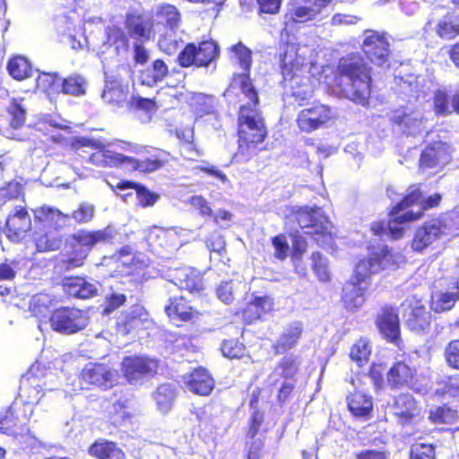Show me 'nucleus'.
<instances>
[{"label": "nucleus", "instance_id": "680f3d73", "mask_svg": "<svg viewBox=\"0 0 459 459\" xmlns=\"http://www.w3.org/2000/svg\"><path fill=\"white\" fill-rule=\"evenodd\" d=\"M60 79L56 74H42L37 78V88L46 93H51L57 91L60 87Z\"/></svg>", "mask_w": 459, "mask_h": 459}, {"label": "nucleus", "instance_id": "a878e982", "mask_svg": "<svg viewBox=\"0 0 459 459\" xmlns=\"http://www.w3.org/2000/svg\"><path fill=\"white\" fill-rule=\"evenodd\" d=\"M303 331V324L299 321L292 322L285 326L273 344L275 352L277 354H283L293 349L300 340Z\"/></svg>", "mask_w": 459, "mask_h": 459}, {"label": "nucleus", "instance_id": "4468645a", "mask_svg": "<svg viewBox=\"0 0 459 459\" xmlns=\"http://www.w3.org/2000/svg\"><path fill=\"white\" fill-rule=\"evenodd\" d=\"M13 406H11L4 416L0 415V431L15 437L21 443H24L26 447H30L39 452L40 449H56V446L47 447L46 445L39 441L35 437L31 436L29 431L23 434L25 422L19 418L13 416Z\"/></svg>", "mask_w": 459, "mask_h": 459}, {"label": "nucleus", "instance_id": "3c124183", "mask_svg": "<svg viewBox=\"0 0 459 459\" xmlns=\"http://www.w3.org/2000/svg\"><path fill=\"white\" fill-rule=\"evenodd\" d=\"M22 101V99H13L7 107V112L11 116L10 124L13 128H19L25 122L26 108Z\"/></svg>", "mask_w": 459, "mask_h": 459}, {"label": "nucleus", "instance_id": "338daca9", "mask_svg": "<svg viewBox=\"0 0 459 459\" xmlns=\"http://www.w3.org/2000/svg\"><path fill=\"white\" fill-rule=\"evenodd\" d=\"M298 369V363L292 356L284 357L276 368L274 374L291 378Z\"/></svg>", "mask_w": 459, "mask_h": 459}, {"label": "nucleus", "instance_id": "39448f33", "mask_svg": "<svg viewBox=\"0 0 459 459\" xmlns=\"http://www.w3.org/2000/svg\"><path fill=\"white\" fill-rule=\"evenodd\" d=\"M441 195L435 194L428 199H422V194L418 186H411L409 193L394 208V219L389 223V229L394 238H400L403 235L404 224L408 221L419 220L424 211L437 206Z\"/></svg>", "mask_w": 459, "mask_h": 459}, {"label": "nucleus", "instance_id": "20e7f679", "mask_svg": "<svg viewBox=\"0 0 459 459\" xmlns=\"http://www.w3.org/2000/svg\"><path fill=\"white\" fill-rule=\"evenodd\" d=\"M339 83L344 96L365 106L371 94L370 68L359 54L342 57L338 65Z\"/></svg>", "mask_w": 459, "mask_h": 459}, {"label": "nucleus", "instance_id": "0e129e2a", "mask_svg": "<svg viewBox=\"0 0 459 459\" xmlns=\"http://www.w3.org/2000/svg\"><path fill=\"white\" fill-rule=\"evenodd\" d=\"M273 302L269 297H257L247 307V311L255 310L254 318H260L262 314L267 313L273 309Z\"/></svg>", "mask_w": 459, "mask_h": 459}, {"label": "nucleus", "instance_id": "4c0bfd02", "mask_svg": "<svg viewBox=\"0 0 459 459\" xmlns=\"http://www.w3.org/2000/svg\"><path fill=\"white\" fill-rule=\"evenodd\" d=\"M165 312L171 320L187 321L192 317L193 309L180 298L169 299V304L165 307Z\"/></svg>", "mask_w": 459, "mask_h": 459}, {"label": "nucleus", "instance_id": "5701e85b", "mask_svg": "<svg viewBox=\"0 0 459 459\" xmlns=\"http://www.w3.org/2000/svg\"><path fill=\"white\" fill-rule=\"evenodd\" d=\"M154 24L163 25L170 31H176L181 24V14L178 9L170 4H160L152 11Z\"/></svg>", "mask_w": 459, "mask_h": 459}, {"label": "nucleus", "instance_id": "c03bdc74", "mask_svg": "<svg viewBox=\"0 0 459 459\" xmlns=\"http://www.w3.org/2000/svg\"><path fill=\"white\" fill-rule=\"evenodd\" d=\"M10 75L18 81L24 80L31 75L32 68L29 61L23 56L12 58L7 65Z\"/></svg>", "mask_w": 459, "mask_h": 459}, {"label": "nucleus", "instance_id": "a19ab883", "mask_svg": "<svg viewBox=\"0 0 459 459\" xmlns=\"http://www.w3.org/2000/svg\"><path fill=\"white\" fill-rule=\"evenodd\" d=\"M176 396L175 386L170 384L160 385L153 394L157 408L161 412H168Z\"/></svg>", "mask_w": 459, "mask_h": 459}, {"label": "nucleus", "instance_id": "4be33fe9", "mask_svg": "<svg viewBox=\"0 0 459 459\" xmlns=\"http://www.w3.org/2000/svg\"><path fill=\"white\" fill-rule=\"evenodd\" d=\"M425 30H435L441 39H452L459 35V15L448 13L437 21L431 19L425 25Z\"/></svg>", "mask_w": 459, "mask_h": 459}, {"label": "nucleus", "instance_id": "6e6d98bb", "mask_svg": "<svg viewBox=\"0 0 459 459\" xmlns=\"http://www.w3.org/2000/svg\"><path fill=\"white\" fill-rule=\"evenodd\" d=\"M102 99L108 103L122 106L127 100V93L117 83L106 84Z\"/></svg>", "mask_w": 459, "mask_h": 459}, {"label": "nucleus", "instance_id": "8fccbe9b", "mask_svg": "<svg viewBox=\"0 0 459 459\" xmlns=\"http://www.w3.org/2000/svg\"><path fill=\"white\" fill-rule=\"evenodd\" d=\"M197 66H205L218 55V47L213 41H203L196 48Z\"/></svg>", "mask_w": 459, "mask_h": 459}, {"label": "nucleus", "instance_id": "f704fd0d", "mask_svg": "<svg viewBox=\"0 0 459 459\" xmlns=\"http://www.w3.org/2000/svg\"><path fill=\"white\" fill-rule=\"evenodd\" d=\"M458 297V286L454 282L449 290H437L432 293L431 308L437 313L449 310L455 306Z\"/></svg>", "mask_w": 459, "mask_h": 459}, {"label": "nucleus", "instance_id": "774afa93", "mask_svg": "<svg viewBox=\"0 0 459 459\" xmlns=\"http://www.w3.org/2000/svg\"><path fill=\"white\" fill-rule=\"evenodd\" d=\"M221 349L223 356L229 359L241 358L245 352L244 345L235 340L223 342Z\"/></svg>", "mask_w": 459, "mask_h": 459}, {"label": "nucleus", "instance_id": "052dcab7", "mask_svg": "<svg viewBox=\"0 0 459 459\" xmlns=\"http://www.w3.org/2000/svg\"><path fill=\"white\" fill-rule=\"evenodd\" d=\"M314 273L320 281L326 282L330 280L328 261L320 253L315 252L311 255Z\"/></svg>", "mask_w": 459, "mask_h": 459}, {"label": "nucleus", "instance_id": "69168bd1", "mask_svg": "<svg viewBox=\"0 0 459 459\" xmlns=\"http://www.w3.org/2000/svg\"><path fill=\"white\" fill-rule=\"evenodd\" d=\"M410 459H435V447L431 444H413Z\"/></svg>", "mask_w": 459, "mask_h": 459}, {"label": "nucleus", "instance_id": "7c9ffc66", "mask_svg": "<svg viewBox=\"0 0 459 459\" xmlns=\"http://www.w3.org/2000/svg\"><path fill=\"white\" fill-rule=\"evenodd\" d=\"M415 373L416 369L405 361H397L387 372V382L392 387L409 385L412 382Z\"/></svg>", "mask_w": 459, "mask_h": 459}, {"label": "nucleus", "instance_id": "cd10ccee", "mask_svg": "<svg viewBox=\"0 0 459 459\" xmlns=\"http://www.w3.org/2000/svg\"><path fill=\"white\" fill-rule=\"evenodd\" d=\"M33 212L36 221L42 223L44 226H49L56 230L65 227L70 220L68 214L49 206H42Z\"/></svg>", "mask_w": 459, "mask_h": 459}, {"label": "nucleus", "instance_id": "c85d7f7f", "mask_svg": "<svg viewBox=\"0 0 459 459\" xmlns=\"http://www.w3.org/2000/svg\"><path fill=\"white\" fill-rule=\"evenodd\" d=\"M44 395L42 385L36 381V378H27V374L23 377L22 381V394L21 396L25 401V410L30 411V414L26 417H31L34 411V406L38 404Z\"/></svg>", "mask_w": 459, "mask_h": 459}, {"label": "nucleus", "instance_id": "aec40b11", "mask_svg": "<svg viewBox=\"0 0 459 459\" xmlns=\"http://www.w3.org/2000/svg\"><path fill=\"white\" fill-rule=\"evenodd\" d=\"M393 409L398 421L403 425L416 424L420 420V409L412 395L409 394L398 395L394 399Z\"/></svg>", "mask_w": 459, "mask_h": 459}, {"label": "nucleus", "instance_id": "a211bd4d", "mask_svg": "<svg viewBox=\"0 0 459 459\" xmlns=\"http://www.w3.org/2000/svg\"><path fill=\"white\" fill-rule=\"evenodd\" d=\"M117 235L116 228L112 225H108L106 228L98 230H81L75 232L72 238L78 245L81 250L89 252L91 248L100 243H109L115 239Z\"/></svg>", "mask_w": 459, "mask_h": 459}, {"label": "nucleus", "instance_id": "c9c22d12", "mask_svg": "<svg viewBox=\"0 0 459 459\" xmlns=\"http://www.w3.org/2000/svg\"><path fill=\"white\" fill-rule=\"evenodd\" d=\"M169 74V67L161 59H156L152 65L141 72L140 80L143 84L154 86L162 82Z\"/></svg>", "mask_w": 459, "mask_h": 459}, {"label": "nucleus", "instance_id": "393cba45", "mask_svg": "<svg viewBox=\"0 0 459 459\" xmlns=\"http://www.w3.org/2000/svg\"><path fill=\"white\" fill-rule=\"evenodd\" d=\"M186 387L199 395L209 394L214 386V381L208 371L203 368H195L188 376L184 377Z\"/></svg>", "mask_w": 459, "mask_h": 459}, {"label": "nucleus", "instance_id": "f3484780", "mask_svg": "<svg viewBox=\"0 0 459 459\" xmlns=\"http://www.w3.org/2000/svg\"><path fill=\"white\" fill-rule=\"evenodd\" d=\"M31 228V218L26 207L15 206L5 222V235L13 242H19Z\"/></svg>", "mask_w": 459, "mask_h": 459}, {"label": "nucleus", "instance_id": "58836bf2", "mask_svg": "<svg viewBox=\"0 0 459 459\" xmlns=\"http://www.w3.org/2000/svg\"><path fill=\"white\" fill-rule=\"evenodd\" d=\"M34 242L38 252H48L58 250L63 243V238L56 232H36Z\"/></svg>", "mask_w": 459, "mask_h": 459}, {"label": "nucleus", "instance_id": "de8ad7c7", "mask_svg": "<svg viewBox=\"0 0 459 459\" xmlns=\"http://www.w3.org/2000/svg\"><path fill=\"white\" fill-rule=\"evenodd\" d=\"M87 256L86 251L74 247L71 253L59 255L58 265L62 269L71 270L82 265Z\"/></svg>", "mask_w": 459, "mask_h": 459}, {"label": "nucleus", "instance_id": "ddd939ff", "mask_svg": "<svg viewBox=\"0 0 459 459\" xmlns=\"http://www.w3.org/2000/svg\"><path fill=\"white\" fill-rule=\"evenodd\" d=\"M158 368L159 361L147 356H127L121 363L123 375L130 384H136L154 376Z\"/></svg>", "mask_w": 459, "mask_h": 459}, {"label": "nucleus", "instance_id": "412c9836", "mask_svg": "<svg viewBox=\"0 0 459 459\" xmlns=\"http://www.w3.org/2000/svg\"><path fill=\"white\" fill-rule=\"evenodd\" d=\"M170 276L172 282L179 289L190 293H200L204 288L203 276L197 270L191 267L174 269Z\"/></svg>", "mask_w": 459, "mask_h": 459}, {"label": "nucleus", "instance_id": "bb28decb", "mask_svg": "<svg viewBox=\"0 0 459 459\" xmlns=\"http://www.w3.org/2000/svg\"><path fill=\"white\" fill-rule=\"evenodd\" d=\"M377 326L381 333L394 342L400 336L398 314L393 307H384L377 317Z\"/></svg>", "mask_w": 459, "mask_h": 459}, {"label": "nucleus", "instance_id": "603ef678", "mask_svg": "<svg viewBox=\"0 0 459 459\" xmlns=\"http://www.w3.org/2000/svg\"><path fill=\"white\" fill-rule=\"evenodd\" d=\"M239 287H243V289H245L246 285L241 281L233 280L221 281L216 289L217 297L225 304L231 303L235 298L236 291Z\"/></svg>", "mask_w": 459, "mask_h": 459}, {"label": "nucleus", "instance_id": "9b49d317", "mask_svg": "<svg viewBox=\"0 0 459 459\" xmlns=\"http://www.w3.org/2000/svg\"><path fill=\"white\" fill-rule=\"evenodd\" d=\"M452 233L451 220L448 217L433 219L419 228L411 242L414 251L421 252L442 236Z\"/></svg>", "mask_w": 459, "mask_h": 459}, {"label": "nucleus", "instance_id": "e2e57ef3", "mask_svg": "<svg viewBox=\"0 0 459 459\" xmlns=\"http://www.w3.org/2000/svg\"><path fill=\"white\" fill-rule=\"evenodd\" d=\"M170 32V34L161 36L159 39L160 49L168 55L176 53L179 48V43L182 42V40L178 39L176 31Z\"/></svg>", "mask_w": 459, "mask_h": 459}, {"label": "nucleus", "instance_id": "13d9d810", "mask_svg": "<svg viewBox=\"0 0 459 459\" xmlns=\"http://www.w3.org/2000/svg\"><path fill=\"white\" fill-rule=\"evenodd\" d=\"M370 353L369 342L365 339H360L352 345L350 356L359 366H362L368 362Z\"/></svg>", "mask_w": 459, "mask_h": 459}, {"label": "nucleus", "instance_id": "f257e3e1", "mask_svg": "<svg viewBox=\"0 0 459 459\" xmlns=\"http://www.w3.org/2000/svg\"><path fill=\"white\" fill-rule=\"evenodd\" d=\"M232 58H235L243 74L233 78L232 86H238L248 102L243 104L238 111V149L234 155L237 162L248 161L257 153V145L266 136V128L261 112L257 108L258 95L248 75L252 63L251 50L238 43L231 47Z\"/></svg>", "mask_w": 459, "mask_h": 459}, {"label": "nucleus", "instance_id": "0eeeda50", "mask_svg": "<svg viewBox=\"0 0 459 459\" xmlns=\"http://www.w3.org/2000/svg\"><path fill=\"white\" fill-rule=\"evenodd\" d=\"M82 144L91 147L96 152L89 157V161L98 167H121L126 169H132V157L124 155L118 151H123L122 146L126 142L103 144L100 141L82 139ZM124 152H126L124 150Z\"/></svg>", "mask_w": 459, "mask_h": 459}, {"label": "nucleus", "instance_id": "09e8293b", "mask_svg": "<svg viewBox=\"0 0 459 459\" xmlns=\"http://www.w3.org/2000/svg\"><path fill=\"white\" fill-rule=\"evenodd\" d=\"M433 108L437 116L447 117L454 111L452 102L445 90H437L433 96Z\"/></svg>", "mask_w": 459, "mask_h": 459}, {"label": "nucleus", "instance_id": "7ed1b4c3", "mask_svg": "<svg viewBox=\"0 0 459 459\" xmlns=\"http://www.w3.org/2000/svg\"><path fill=\"white\" fill-rule=\"evenodd\" d=\"M312 65V49L307 46L288 44L281 55L283 87L290 89L299 106L313 97L314 87L309 76Z\"/></svg>", "mask_w": 459, "mask_h": 459}, {"label": "nucleus", "instance_id": "dca6fc26", "mask_svg": "<svg viewBox=\"0 0 459 459\" xmlns=\"http://www.w3.org/2000/svg\"><path fill=\"white\" fill-rule=\"evenodd\" d=\"M362 49L375 65L383 66L389 59V42L385 34L375 30H366Z\"/></svg>", "mask_w": 459, "mask_h": 459}, {"label": "nucleus", "instance_id": "6e6552de", "mask_svg": "<svg viewBox=\"0 0 459 459\" xmlns=\"http://www.w3.org/2000/svg\"><path fill=\"white\" fill-rule=\"evenodd\" d=\"M122 149L126 152L145 155L142 160L132 158L131 170H138L144 173L153 172L161 168L169 159V153L163 150L141 146L132 143H123Z\"/></svg>", "mask_w": 459, "mask_h": 459}, {"label": "nucleus", "instance_id": "2eb2a0df", "mask_svg": "<svg viewBox=\"0 0 459 459\" xmlns=\"http://www.w3.org/2000/svg\"><path fill=\"white\" fill-rule=\"evenodd\" d=\"M332 0H290L285 14L286 23L316 20Z\"/></svg>", "mask_w": 459, "mask_h": 459}, {"label": "nucleus", "instance_id": "c756f323", "mask_svg": "<svg viewBox=\"0 0 459 459\" xmlns=\"http://www.w3.org/2000/svg\"><path fill=\"white\" fill-rule=\"evenodd\" d=\"M57 30L63 35V41L69 44L74 50L82 49L87 44V38L81 31L80 28L72 26V22L65 17L56 22Z\"/></svg>", "mask_w": 459, "mask_h": 459}, {"label": "nucleus", "instance_id": "ea45409f", "mask_svg": "<svg viewBox=\"0 0 459 459\" xmlns=\"http://www.w3.org/2000/svg\"><path fill=\"white\" fill-rule=\"evenodd\" d=\"M126 26L132 38L146 39L150 35V24L141 15L127 14Z\"/></svg>", "mask_w": 459, "mask_h": 459}, {"label": "nucleus", "instance_id": "49530a36", "mask_svg": "<svg viewBox=\"0 0 459 459\" xmlns=\"http://www.w3.org/2000/svg\"><path fill=\"white\" fill-rule=\"evenodd\" d=\"M126 290L122 287V284L111 287V293L107 295L105 299V306L103 309L104 315L111 314L126 303Z\"/></svg>", "mask_w": 459, "mask_h": 459}, {"label": "nucleus", "instance_id": "a18cd8bd", "mask_svg": "<svg viewBox=\"0 0 459 459\" xmlns=\"http://www.w3.org/2000/svg\"><path fill=\"white\" fill-rule=\"evenodd\" d=\"M132 401L127 398L117 400L112 404L110 413L115 425L125 424L132 417Z\"/></svg>", "mask_w": 459, "mask_h": 459}, {"label": "nucleus", "instance_id": "b1692460", "mask_svg": "<svg viewBox=\"0 0 459 459\" xmlns=\"http://www.w3.org/2000/svg\"><path fill=\"white\" fill-rule=\"evenodd\" d=\"M65 291L78 299H90L97 295L100 284L93 279L74 277L65 279L64 281Z\"/></svg>", "mask_w": 459, "mask_h": 459}, {"label": "nucleus", "instance_id": "423d86ee", "mask_svg": "<svg viewBox=\"0 0 459 459\" xmlns=\"http://www.w3.org/2000/svg\"><path fill=\"white\" fill-rule=\"evenodd\" d=\"M295 218L304 233L309 235L318 246L325 247L331 244V223L321 208L299 207L295 212Z\"/></svg>", "mask_w": 459, "mask_h": 459}, {"label": "nucleus", "instance_id": "473e14b6", "mask_svg": "<svg viewBox=\"0 0 459 459\" xmlns=\"http://www.w3.org/2000/svg\"><path fill=\"white\" fill-rule=\"evenodd\" d=\"M89 454L98 459H121L125 456L122 449L116 443L106 439L95 441L90 446Z\"/></svg>", "mask_w": 459, "mask_h": 459}, {"label": "nucleus", "instance_id": "e433bc0d", "mask_svg": "<svg viewBox=\"0 0 459 459\" xmlns=\"http://www.w3.org/2000/svg\"><path fill=\"white\" fill-rule=\"evenodd\" d=\"M36 378L42 385L44 391H52L56 388V376L51 370H48L41 363H34L27 372V378Z\"/></svg>", "mask_w": 459, "mask_h": 459}, {"label": "nucleus", "instance_id": "72a5a7b5", "mask_svg": "<svg viewBox=\"0 0 459 459\" xmlns=\"http://www.w3.org/2000/svg\"><path fill=\"white\" fill-rule=\"evenodd\" d=\"M106 40L103 48L111 49V56H118L128 48V39L124 31L117 27L111 26L106 29Z\"/></svg>", "mask_w": 459, "mask_h": 459}, {"label": "nucleus", "instance_id": "f8f14e48", "mask_svg": "<svg viewBox=\"0 0 459 459\" xmlns=\"http://www.w3.org/2000/svg\"><path fill=\"white\" fill-rule=\"evenodd\" d=\"M89 323L87 313L74 307H62L54 311L50 317L52 328L70 334L84 329Z\"/></svg>", "mask_w": 459, "mask_h": 459}, {"label": "nucleus", "instance_id": "2f4dec72", "mask_svg": "<svg viewBox=\"0 0 459 459\" xmlns=\"http://www.w3.org/2000/svg\"><path fill=\"white\" fill-rule=\"evenodd\" d=\"M347 401L349 410L355 417L368 418L373 409L371 396L361 391H355L348 396Z\"/></svg>", "mask_w": 459, "mask_h": 459}, {"label": "nucleus", "instance_id": "5fc2aeb1", "mask_svg": "<svg viewBox=\"0 0 459 459\" xmlns=\"http://www.w3.org/2000/svg\"><path fill=\"white\" fill-rule=\"evenodd\" d=\"M457 419V411L446 406L437 407L429 411V420L436 424H454Z\"/></svg>", "mask_w": 459, "mask_h": 459}, {"label": "nucleus", "instance_id": "f03ea898", "mask_svg": "<svg viewBox=\"0 0 459 459\" xmlns=\"http://www.w3.org/2000/svg\"><path fill=\"white\" fill-rule=\"evenodd\" d=\"M402 261L403 256L387 247H383L371 253L368 258L360 260L355 267L354 275L342 289V300L346 309L354 311L363 306L371 274L382 270L394 269Z\"/></svg>", "mask_w": 459, "mask_h": 459}, {"label": "nucleus", "instance_id": "864d4df0", "mask_svg": "<svg viewBox=\"0 0 459 459\" xmlns=\"http://www.w3.org/2000/svg\"><path fill=\"white\" fill-rule=\"evenodd\" d=\"M435 394L441 397H454L459 402V375L444 379L438 385Z\"/></svg>", "mask_w": 459, "mask_h": 459}, {"label": "nucleus", "instance_id": "1a4fd4ad", "mask_svg": "<svg viewBox=\"0 0 459 459\" xmlns=\"http://www.w3.org/2000/svg\"><path fill=\"white\" fill-rule=\"evenodd\" d=\"M334 117V110L331 107L314 102L298 113L297 125L302 132L311 133L327 126Z\"/></svg>", "mask_w": 459, "mask_h": 459}, {"label": "nucleus", "instance_id": "bf43d9fd", "mask_svg": "<svg viewBox=\"0 0 459 459\" xmlns=\"http://www.w3.org/2000/svg\"><path fill=\"white\" fill-rule=\"evenodd\" d=\"M95 216V206L88 202L81 203L75 209L70 219H74L79 224H87L91 222Z\"/></svg>", "mask_w": 459, "mask_h": 459}, {"label": "nucleus", "instance_id": "79ce46f5", "mask_svg": "<svg viewBox=\"0 0 459 459\" xmlns=\"http://www.w3.org/2000/svg\"><path fill=\"white\" fill-rule=\"evenodd\" d=\"M430 315L423 306L412 308L407 319L408 327L416 333L424 331L429 325Z\"/></svg>", "mask_w": 459, "mask_h": 459}, {"label": "nucleus", "instance_id": "6ab92c4d", "mask_svg": "<svg viewBox=\"0 0 459 459\" xmlns=\"http://www.w3.org/2000/svg\"><path fill=\"white\" fill-rule=\"evenodd\" d=\"M451 146L443 142H435L422 152L420 160V168L434 169L443 167L451 160Z\"/></svg>", "mask_w": 459, "mask_h": 459}, {"label": "nucleus", "instance_id": "37998d69", "mask_svg": "<svg viewBox=\"0 0 459 459\" xmlns=\"http://www.w3.org/2000/svg\"><path fill=\"white\" fill-rule=\"evenodd\" d=\"M54 299L47 293H38L32 296L29 302V310L38 317H46L50 307L53 306Z\"/></svg>", "mask_w": 459, "mask_h": 459}, {"label": "nucleus", "instance_id": "4d7b16f0", "mask_svg": "<svg viewBox=\"0 0 459 459\" xmlns=\"http://www.w3.org/2000/svg\"><path fill=\"white\" fill-rule=\"evenodd\" d=\"M60 86L64 93L79 96L84 94L86 82L83 77L76 74L65 79Z\"/></svg>", "mask_w": 459, "mask_h": 459}, {"label": "nucleus", "instance_id": "9d476101", "mask_svg": "<svg viewBox=\"0 0 459 459\" xmlns=\"http://www.w3.org/2000/svg\"><path fill=\"white\" fill-rule=\"evenodd\" d=\"M118 378V372L108 365L89 362L80 375L81 388H89V385H94L106 390L114 386Z\"/></svg>", "mask_w": 459, "mask_h": 459}]
</instances>
